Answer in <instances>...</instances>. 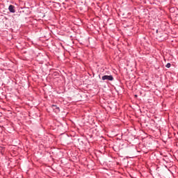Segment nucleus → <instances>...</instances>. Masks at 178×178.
<instances>
[{
  "mask_svg": "<svg viewBox=\"0 0 178 178\" xmlns=\"http://www.w3.org/2000/svg\"><path fill=\"white\" fill-rule=\"evenodd\" d=\"M8 10L10 12V13H15L16 10H15V6L10 5L8 7Z\"/></svg>",
  "mask_w": 178,
  "mask_h": 178,
  "instance_id": "f03ea898",
  "label": "nucleus"
},
{
  "mask_svg": "<svg viewBox=\"0 0 178 178\" xmlns=\"http://www.w3.org/2000/svg\"><path fill=\"white\" fill-rule=\"evenodd\" d=\"M102 80H108V81H113V76L112 75H104L102 77Z\"/></svg>",
  "mask_w": 178,
  "mask_h": 178,
  "instance_id": "f257e3e1",
  "label": "nucleus"
},
{
  "mask_svg": "<svg viewBox=\"0 0 178 178\" xmlns=\"http://www.w3.org/2000/svg\"><path fill=\"white\" fill-rule=\"evenodd\" d=\"M51 108L54 109V111H55V112H60V108H59V107H58V106H56V105H52L51 106Z\"/></svg>",
  "mask_w": 178,
  "mask_h": 178,
  "instance_id": "7ed1b4c3",
  "label": "nucleus"
},
{
  "mask_svg": "<svg viewBox=\"0 0 178 178\" xmlns=\"http://www.w3.org/2000/svg\"><path fill=\"white\" fill-rule=\"evenodd\" d=\"M171 65L170 63H167L165 65V67H168V69H169V67H170Z\"/></svg>",
  "mask_w": 178,
  "mask_h": 178,
  "instance_id": "20e7f679",
  "label": "nucleus"
}]
</instances>
